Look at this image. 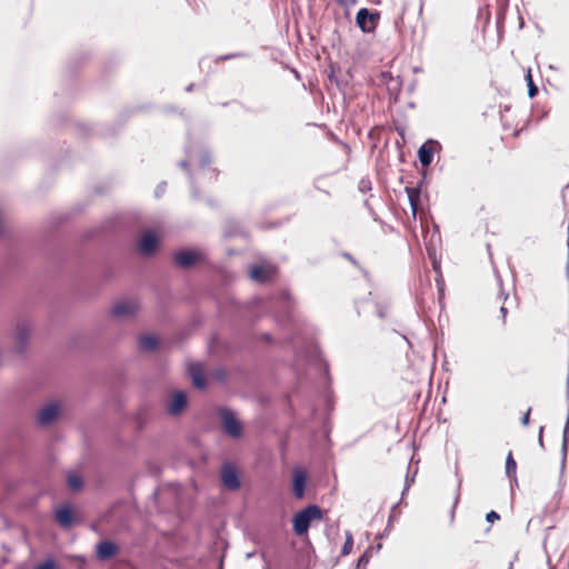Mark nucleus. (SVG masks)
I'll return each instance as SVG.
<instances>
[{"label":"nucleus","mask_w":569,"mask_h":569,"mask_svg":"<svg viewBox=\"0 0 569 569\" xmlns=\"http://www.w3.org/2000/svg\"><path fill=\"white\" fill-rule=\"evenodd\" d=\"M323 510L318 505H308L292 517V530L298 537H307L311 522L321 520Z\"/></svg>","instance_id":"1"},{"label":"nucleus","mask_w":569,"mask_h":569,"mask_svg":"<svg viewBox=\"0 0 569 569\" xmlns=\"http://www.w3.org/2000/svg\"><path fill=\"white\" fill-rule=\"evenodd\" d=\"M220 427L230 438L239 439L243 436V425L237 416V412L229 407H219L217 409Z\"/></svg>","instance_id":"2"},{"label":"nucleus","mask_w":569,"mask_h":569,"mask_svg":"<svg viewBox=\"0 0 569 569\" xmlns=\"http://www.w3.org/2000/svg\"><path fill=\"white\" fill-rule=\"evenodd\" d=\"M204 259L203 252L191 248L179 249L172 256L173 263L182 270H189L202 263Z\"/></svg>","instance_id":"3"},{"label":"nucleus","mask_w":569,"mask_h":569,"mask_svg":"<svg viewBox=\"0 0 569 569\" xmlns=\"http://www.w3.org/2000/svg\"><path fill=\"white\" fill-rule=\"evenodd\" d=\"M220 481L228 491H237L242 486L241 473L231 461H224L220 468Z\"/></svg>","instance_id":"4"},{"label":"nucleus","mask_w":569,"mask_h":569,"mask_svg":"<svg viewBox=\"0 0 569 569\" xmlns=\"http://www.w3.org/2000/svg\"><path fill=\"white\" fill-rule=\"evenodd\" d=\"M276 321L281 326H289L293 321L292 310L295 300L288 290H281L278 298Z\"/></svg>","instance_id":"5"},{"label":"nucleus","mask_w":569,"mask_h":569,"mask_svg":"<svg viewBox=\"0 0 569 569\" xmlns=\"http://www.w3.org/2000/svg\"><path fill=\"white\" fill-rule=\"evenodd\" d=\"M303 353L306 360L317 368L326 382H329V365L323 360L319 347L310 343L305 348Z\"/></svg>","instance_id":"6"},{"label":"nucleus","mask_w":569,"mask_h":569,"mask_svg":"<svg viewBox=\"0 0 569 569\" xmlns=\"http://www.w3.org/2000/svg\"><path fill=\"white\" fill-rule=\"evenodd\" d=\"M380 19V12L361 8L356 14V24L363 33L373 32Z\"/></svg>","instance_id":"7"},{"label":"nucleus","mask_w":569,"mask_h":569,"mask_svg":"<svg viewBox=\"0 0 569 569\" xmlns=\"http://www.w3.org/2000/svg\"><path fill=\"white\" fill-rule=\"evenodd\" d=\"M160 247V238L153 230L143 232L137 242V249L143 257L153 256Z\"/></svg>","instance_id":"8"},{"label":"nucleus","mask_w":569,"mask_h":569,"mask_svg":"<svg viewBox=\"0 0 569 569\" xmlns=\"http://www.w3.org/2000/svg\"><path fill=\"white\" fill-rule=\"evenodd\" d=\"M188 393L183 390H176L169 396L166 409L170 416L178 417L188 408Z\"/></svg>","instance_id":"9"},{"label":"nucleus","mask_w":569,"mask_h":569,"mask_svg":"<svg viewBox=\"0 0 569 569\" xmlns=\"http://www.w3.org/2000/svg\"><path fill=\"white\" fill-rule=\"evenodd\" d=\"M277 273V268L271 264H250L248 274L257 283L264 284L270 282Z\"/></svg>","instance_id":"10"},{"label":"nucleus","mask_w":569,"mask_h":569,"mask_svg":"<svg viewBox=\"0 0 569 569\" xmlns=\"http://www.w3.org/2000/svg\"><path fill=\"white\" fill-rule=\"evenodd\" d=\"M440 148L441 146L437 140L428 139L423 142L418 149V159L420 164L423 168H428L433 161L436 150Z\"/></svg>","instance_id":"11"},{"label":"nucleus","mask_w":569,"mask_h":569,"mask_svg":"<svg viewBox=\"0 0 569 569\" xmlns=\"http://www.w3.org/2000/svg\"><path fill=\"white\" fill-rule=\"evenodd\" d=\"M61 407L59 402H50L43 406L37 415V422L40 426H49L54 422L60 415Z\"/></svg>","instance_id":"12"},{"label":"nucleus","mask_w":569,"mask_h":569,"mask_svg":"<svg viewBox=\"0 0 569 569\" xmlns=\"http://www.w3.org/2000/svg\"><path fill=\"white\" fill-rule=\"evenodd\" d=\"M308 482V475L305 469L296 468L292 472L291 489L297 499H302L306 496V488Z\"/></svg>","instance_id":"13"},{"label":"nucleus","mask_w":569,"mask_h":569,"mask_svg":"<svg viewBox=\"0 0 569 569\" xmlns=\"http://www.w3.org/2000/svg\"><path fill=\"white\" fill-rule=\"evenodd\" d=\"M184 151H186V154H187V159H183V160H180L178 162V166L183 169L186 171V173L188 174V178H189V181H190V184H191V193H192V197L194 199H198L199 198V190L198 188L196 187V183H194V178H193V174L190 170V161H193L196 159V151L193 149V147L191 144H187L184 147Z\"/></svg>","instance_id":"14"},{"label":"nucleus","mask_w":569,"mask_h":569,"mask_svg":"<svg viewBox=\"0 0 569 569\" xmlns=\"http://www.w3.org/2000/svg\"><path fill=\"white\" fill-rule=\"evenodd\" d=\"M54 519L61 528H64V529L71 528L74 522L73 508L68 503L61 505L54 511Z\"/></svg>","instance_id":"15"},{"label":"nucleus","mask_w":569,"mask_h":569,"mask_svg":"<svg viewBox=\"0 0 569 569\" xmlns=\"http://www.w3.org/2000/svg\"><path fill=\"white\" fill-rule=\"evenodd\" d=\"M119 551V547L111 540H101L96 546V556L99 560H109Z\"/></svg>","instance_id":"16"},{"label":"nucleus","mask_w":569,"mask_h":569,"mask_svg":"<svg viewBox=\"0 0 569 569\" xmlns=\"http://www.w3.org/2000/svg\"><path fill=\"white\" fill-rule=\"evenodd\" d=\"M137 312L138 305L130 301H120L111 309V316L113 318H129L133 317Z\"/></svg>","instance_id":"17"},{"label":"nucleus","mask_w":569,"mask_h":569,"mask_svg":"<svg viewBox=\"0 0 569 569\" xmlns=\"http://www.w3.org/2000/svg\"><path fill=\"white\" fill-rule=\"evenodd\" d=\"M425 179H422L417 186L415 187H406V193L408 196L410 209L412 212V216L416 218L418 213L419 208V201H420V194H421V188L423 184Z\"/></svg>","instance_id":"18"},{"label":"nucleus","mask_w":569,"mask_h":569,"mask_svg":"<svg viewBox=\"0 0 569 569\" xmlns=\"http://www.w3.org/2000/svg\"><path fill=\"white\" fill-rule=\"evenodd\" d=\"M188 373L192 380V385L197 389H204L207 387V378L203 373L200 363H191L188 367Z\"/></svg>","instance_id":"19"},{"label":"nucleus","mask_w":569,"mask_h":569,"mask_svg":"<svg viewBox=\"0 0 569 569\" xmlns=\"http://www.w3.org/2000/svg\"><path fill=\"white\" fill-rule=\"evenodd\" d=\"M30 338V329L27 325H18L16 330V348L18 351H23Z\"/></svg>","instance_id":"20"},{"label":"nucleus","mask_w":569,"mask_h":569,"mask_svg":"<svg viewBox=\"0 0 569 569\" xmlns=\"http://www.w3.org/2000/svg\"><path fill=\"white\" fill-rule=\"evenodd\" d=\"M161 346V340L154 335H144L139 338V348L142 351H157Z\"/></svg>","instance_id":"21"},{"label":"nucleus","mask_w":569,"mask_h":569,"mask_svg":"<svg viewBox=\"0 0 569 569\" xmlns=\"http://www.w3.org/2000/svg\"><path fill=\"white\" fill-rule=\"evenodd\" d=\"M568 448H569V411H568V417H567V420H566V423H565V427H563V431H562L561 468H560L561 473L563 472L565 467H566Z\"/></svg>","instance_id":"22"},{"label":"nucleus","mask_w":569,"mask_h":569,"mask_svg":"<svg viewBox=\"0 0 569 569\" xmlns=\"http://www.w3.org/2000/svg\"><path fill=\"white\" fill-rule=\"evenodd\" d=\"M517 463L513 459L512 452L510 451L506 458V476L513 481L516 485L518 483L517 477Z\"/></svg>","instance_id":"23"},{"label":"nucleus","mask_w":569,"mask_h":569,"mask_svg":"<svg viewBox=\"0 0 569 569\" xmlns=\"http://www.w3.org/2000/svg\"><path fill=\"white\" fill-rule=\"evenodd\" d=\"M67 485L72 491H80L84 486V481L81 476L70 473L67 478Z\"/></svg>","instance_id":"24"},{"label":"nucleus","mask_w":569,"mask_h":569,"mask_svg":"<svg viewBox=\"0 0 569 569\" xmlns=\"http://www.w3.org/2000/svg\"><path fill=\"white\" fill-rule=\"evenodd\" d=\"M196 158L201 169L209 167L211 163V153L208 149H202L198 154L196 153Z\"/></svg>","instance_id":"25"},{"label":"nucleus","mask_w":569,"mask_h":569,"mask_svg":"<svg viewBox=\"0 0 569 569\" xmlns=\"http://www.w3.org/2000/svg\"><path fill=\"white\" fill-rule=\"evenodd\" d=\"M372 553H373V548L372 547H368L363 553L358 558L357 560V563H356V569H365L366 566L369 563L371 557H372Z\"/></svg>","instance_id":"26"},{"label":"nucleus","mask_w":569,"mask_h":569,"mask_svg":"<svg viewBox=\"0 0 569 569\" xmlns=\"http://www.w3.org/2000/svg\"><path fill=\"white\" fill-rule=\"evenodd\" d=\"M249 57H250L249 52L238 51V52H232V53H227V54L218 56V57L214 58V62L218 63V62H221V61H228V60L239 59V58H249Z\"/></svg>","instance_id":"27"},{"label":"nucleus","mask_w":569,"mask_h":569,"mask_svg":"<svg viewBox=\"0 0 569 569\" xmlns=\"http://www.w3.org/2000/svg\"><path fill=\"white\" fill-rule=\"evenodd\" d=\"M398 505L399 503H396V505L392 506L391 512H390V516H389V519H388V522H386L387 527H386V529L382 532L377 535V539L381 540V539L388 537L389 532L392 529V521H393L395 512H396V509L398 508Z\"/></svg>","instance_id":"28"},{"label":"nucleus","mask_w":569,"mask_h":569,"mask_svg":"<svg viewBox=\"0 0 569 569\" xmlns=\"http://www.w3.org/2000/svg\"><path fill=\"white\" fill-rule=\"evenodd\" d=\"M352 547H353V537H352V533L349 530H347L346 531V540L342 545L340 555L342 557L348 556L351 552Z\"/></svg>","instance_id":"29"},{"label":"nucleus","mask_w":569,"mask_h":569,"mask_svg":"<svg viewBox=\"0 0 569 569\" xmlns=\"http://www.w3.org/2000/svg\"><path fill=\"white\" fill-rule=\"evenodd\" d=\"M526 81H527L529 98H535L538 94L539 90H538V87L533 82V79H532L530 70H528V72L526 74Z\"/></svg>","instance_id":"30"},{"label":"nucleus","mask_w":569,"mask_h":569,"mask_svg":"<svg viewBox=\"0 0 569 569\" xmlns=\"http://www.w3.org/2000/svg\"><path fill=\"white\" fill-rule=\"evenodd\" d=\"M34 569H59L57 561L53 558H47L39 562Z\"/></svg>","instance_id":"31"},{"label":"nucleus","mask_w":569,"mask_h":569,"mask_svg":"<svg viewBox=\"0 0 569 569\" xmlns=\"http://www.w3.org/2000/svg\"><path fill=\"white\" fill-rule=\"evenodd\" d=\"M375 307H376L377 317H379L380 319H386L388 316V309H389L388 305L381 303V302H376Z\"/></svg>","instance_id":"32"},{"label":"nucleus","mask_w":569,"mask_h":569,"mask_svg":"<svg viewBox=\"0 0 569 569\" xmlns=\"http://www.w3.org/2000/svg\"><path fill=\"white\" fill-rule=\"evenodd\" d=\"M358 189L360 192L366 193L367 191L371 190V181L367 178H362L359 181Z\"/></svg>","instance_id":"33"},{"label":"nucleus","mask_w":569,"mask_h":569,"mask_svg":"<svg viewBox=\"0 0 569 569\" xmlns=\"http://www.w3.org/2000/svg\"><path fill=\"white\" fill-rule=\"evenodd\" d=\"M499 519H500V515L495 510H491V511L487 512V515H486V520L489 523H493L495 521H497Z\"/></svg>","instance_id":"34"},{"label":"nucleus","mask_w":569,"mask_h":569,"mask_svg":"<svg viewBox=\"0 0 569 569\" xmlns=\"http://www.w3.org/2000/svg\"><path fill=\"white\" fill-rule=\"evenodd\" d=\"M413 481H415L413 477L410 478L408 475L406 476L405 488H403V490L401 492V500H400V502L403 500L405 495L407 493V491L409 490V488H410V486H411V483Z\"/></svg>","instance_id":"35"},{"label":"nucleus","mask_w":569,"mask_h":569,"mask_svg":"<svg viewBox=\"0 0 569 569\" xmlns=\"http://www.w3.org/2000/svg\"><path fill=\"white\" fill-rule=\"evenodd\" d=\"M166 186L167 183L163 181V182H160L157 187H156V190H154V196L157 198L161 197L164 191H166Z\"/></svg>","instance_id":"36"},{"label":"nucleus","mask_w":569,"mask_h":569,"mask_svg":"<svg viewBox=\"0 0 569 569\" xmlns=\"http://www.w3.org/2000/svg\"><path fill=\"white\" fill-rule=\"evenodd\" d=\"M260 339L269 345L273 343V338L269 332L261 333Z\"/></svg>","instance_id":"37"},{"label":"nucleus","mask_w":569,"mask_h":569,"mask_svg":"<svg viewBox=\"0 0 569 569\" xmlns=\"http://www.w3.org/2000/svg\"><path fill=\"white\" fill-rule=\"evenodd\" d=\"M530 412H531V408H529V409L523 413V416H522V418H521V423H522L523 426H528V425H529V422H530Z\"/></svg>","instance_id":"38"},{"label":"nucleus","mask_w":569,"mask_h":569,"mask_svg":"<svg viewBox=\"0 0 569 569\" xmlns=\"http://www.w3.org/2000/svg\"><path fill=\"white\" fill-rule=\"evenodd\" d=\"M338 2H339L342 7H345V8H349V7L355 6V4L358 2V0H338Z\"/></svg>","instance_id":"39"},{"label":"nucleus","mask_w":569,"mask_h":569,"mask_svg":"<svg viewBox=\"0 0 569 569\" xmlns=\"http://www.w3.org/2000/svg\"><path fill=\"white\" fill-rule=\"evenodd\" d=\"M437 287L439 292L441 293L443 291V280L441 272L438 273V277L436 278Z\"/></svg>","instance_id":"40"},{"label":"nucleus","mask_w":569,"mask_h":569,"mask_svg":"<svg viewBox=\"0 0 569 569\" xmlns=\"http://www.w3.org/2000/svg\"><path fill=\"white\" fill-rule=\"evenodd\" d=\"M542 432H543V427L541 426L539 428V433H538V443L540 446L541 449H545V443H543V438H542Z\"/></svg>","instance_id":"41"},{"label":"nucleus","mask_w":569,"mask_h":569,"mask_svg":"<svg viewBox=\"0 0 569 569\" xmlns=\"http://www.w3.org/2000/svg\"><path fill=\"white\" fill-rule=\"evenodd\" d=\"M342 257L348 259L352 264L358 266V261L349 252H343Z\"/></svg>","instance_id":"42"},{"label":"nucleus","mask_w":569,"mask_h":569,"mask_svg":"<svg viewBox=\"0 0 569 569\" xmlns=\"http://www.w3.org/2000/svg\"><path fill=\"white\" fill-rule=\"evenodd\" d=\"M329 79H330V81L336 82L337 84H339L338 79L335 76V67L333 66L330 67Z\"/></svg>","instance_id":"43"},{"label":"nucleus","mask_w":569,"mask_h":569,"mask_svg":"<svg viewBox=\"0 0 569 569\" xmlns=\"http://www.w3.org/2000/svg\"><path fill=\"white\" fill-rule=\"evenodd\" d=\"M459 501V496L456 497L452 509H451V520L455 518V508Z\"/></svg>","instance_id":"44"},{"label":"nucleus","mask_w":569,"mask_h":569,"mask_svg":"<svg viewBox=\"0 0 569 569\" xmlns=\"http://www.w3.org/2000/svg\"><path fill=\"white\" fill-rule=\"evenodd\" d=\"M500 313H501L502 319L505 320L507 317V313H508V309L506 307L501 306Z\"/></svg>","instance_id":"45"},{"label":"nucleus","mask_w":569,"mask_h":569,"mask_svg":"<svg viewBox=\"0 0 569 569\" xmlns=\"http://www.w3.org/2000/svg\"><path fill=\"white\" fill-rule=\"evenodd\" d=\"M432 267L438 273L440 272V262L437 261L436 259L432 262Z\"/></svg>","instance_id":"46"},{"label":"nucleus","mask_w":569,"mask_h":569,"mask_svg":"<svg viewBox=\"0 0 569 569\" xmlns=\"http://www.w3.org/2000/svg\"><path fill=\"white\" fill-rule=\"evenodd\" d=\"M207 61H208V58H201V59L199 60V67H200L201 69H203V68H204V66H206V63H207Z\"/></svg>","instance_id":"47"},{"label":"nucleus","mask_w":569,"mask_h":569,"mask_svg":"<svg viewBox=\"0 0 569 569\" xmlns=\"http://www.w3.org/2000/svg\"><path fill=\"white\" fill-rule=\"evenodd\" d=\"M371 547L373 548V552H379L381 550V548H382V543L379 542L376 546H371Z\"/></svg>","instance_id":"48"},{"label":"nucleus","mask_w":569,"mask_h":569,"mask_svg":"<svg viewBox=\"0 0 569 569\" xmlns=\"http://www.w3.org/2000/svg\"><path fill=\"white\" fill-rule=\"evenodd\" d=\"M402 339L407 342V345L409 346V348H412V345H411V341L409 340L408 336L407 335H401Z\"/></svg>","instance_id":"49"},{"label":"nucleus","mask_w":569,"mask_h":569,"mask_svg":"<svg viewBox=\"0 0 569 569\" xmlns=\"http://www.w3.org/2000/svg\"><path fill=\"white\" fill-rule=\"evenodd\" d=\"M193 89H194V83H190V84H188V86L186 87V89H184V90H186L187 92H191V91H193Z\"/></svg>","instance_id":"50"},{"label":"nucleus","mask_w":569,"mask_h":569,"mask_svg":"<svg viewBox=\"0 0 569 569\" xmlns=\"http://www.w3.org/2000/svg\"><path fill=\"white\" fill-rule=\"evenodd\" d=\"M164 111H166V112H174V111H176V108H174V107H172V106H168V107H166V108H164Z\"/></svg>","instance_id":"51"},{"label":"nucleus","mask_w":569,"mask_h":569,"mask_svg":"<svg viewBox=\"0 0 569 569\" xmlns=\"http://www.w3.org/2000/svg\"><path fill=\"white\" fill-rule=\"evenodd\" d=\"M66 216H60L58 219H59V222H63L66 220Z\"/></svg>","instance_id":"52"},{"label":"nucleus","mask_w":569,"mask_h":569,"mask_svg":"<svg viewBox=\"0 0 569 569\" xmlns=\"http://www.w3.org/2000/svg\"><path fill=\"white\" fill-rule=\"evenodd\" d=\"M246 110H247L248 112H250V113H254V110H253V109L247 108Z\"/></svg>","instance_id":"53"}]
</instances>
